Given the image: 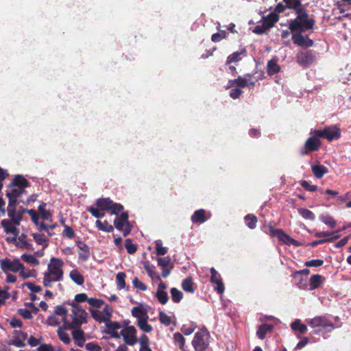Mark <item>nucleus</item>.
Segmentation results:
<instances>
[{
    "mask_svg": "<svg viewBox=\"0 0 351 351\" xmlns=\"http://www.w3.org/2000/svg\"><path fill=\"white\" fill-rule=\"evenodd\" d=\"M67 325L64 324V326L62 327H60L58 329V337L59 339L64 343V344H69L71 343V339H70V337L68 333H66V332L63 331L62 329H65V326H66Z\"/></svg>",
    "mask_w": 351,
    "mask_h": 351,
    "instance_id": "4c0bfd02",
    "label": "nucleus"
},
{
    "mask_svg": "<svg viewBox=\"0 0 351 351\" xmlns=\"http://www.w3.org/2000/svg\"><path fill=\"white\" fill-rule=\"evenodd\" d=\"M268 232H266L271 237H276L280 241L283 243L290 245L299 246L300 243L291 238L289 234L283 231L282 229H276L272 225L268 226Z\"/></svg>",
    "mask_w": 351,
    "mask_h": 351,
    "instance_id": "423d86ee",
    "label": "nucleus"
},
{
    "mask_svg": "<svg viewBox=\"0 0 351 351\" xmlns=\"http://www.w3.org/2000/svg\"><path fill=\"white\" fill-rule=\"evenodd\" d=\"M279 20V16L276 12L269 14L264 19V23L269 29Z\"/></svg>",
    "mask_w": 351,
    "mask_h": 351,
    "instance_id": "2f4dec72",
    "label": "nucleus"
},
{
    "mask_svg": "<svg viewBox=\"0 0 351 351\" xmlns=\"http://www.w3.org/2000/svg\"><path fill=\"white\" fill-rule=\"evenodd\" d=\"M297 62L303 67H308L313 64L316 56L311 50H302L296 55Z\"/></svg>",
    "mask_w": 351,
    "mask_h": 351,
    "instance_id": "9d476101",
    "label": "nucleus"
},
{
    "mask_svg": "<svg viewBox=\"0 0 351 351\" xmlns=\"http://www.w3.org/2000/svg\"><path fill=\"white\" fill-rule=\"evenodd\" d=\"M47 204L42 202L38 206V212L43 220H47L51 217V213L46 209Z\"/></svg>",
    "mask_w": 351,
    "mask_h": 351,
    "instance_id": "58836bf2",
    "label": "nucleus"
},
{
    "mask_svg": "<svg viewBox=\"0 0 351 351\" xmlns=\"http://www.w3.org/2000/svg\"><path fill=\"white\" fill-rule=\"evenodd\" d=\"M95 223L97 228L99 230H102L106 232H111L114 230V226L109 224L107 221H104V222H102L100 220H97Z\"/></svg>",
    "mask_w": 351,
    "mask_h": 351,
    "instance_id": "e433bc0d",
    "label": "nucleus"
},
{
    "mask_svg": "<svg viewBox=\"0 0 351 351\" xmlns=\"http://www.w3.org/2000/svg\"><path fill=\"white\" fill-rule=\"evenodd\" d=\"M25 193V190L21 189L15 186H10V184L7 186V189L5 191V195L10 196L12 197L18 198L22 194Z\"/></svg>",
    "mask_w": 351,
    "mask_h": 351,
    "instance_id": "bb28decb",
    "label": "nucleus"
},
{
    "mask_svg": "<svg viewBox=\"0 0 351 351\" xmlns=\"http://www.w3.org/2000/svg\"><path fill=\"white\" fill-rule=\"evenodd\" d=\"M244 220L246 226L251 230H254L256 227L258 219L254 214H247L245 216Z\"/></svg>",
    "mask_w": 351,
    "mask_h": 351,
    "instance_id": "473e14b6",
    "label": "nucleus"
},
{
    "mask_svg": "<svg viewBox=\"0 0 351 351\" xmlns=\"http://www.w3.org/2000/svg\"><path fill=\"white\" fill-rule=\"evenodd\" d=\"M182 288L185 292L193 293L195 291V288L193 278L191 277L184 278L182 282Z\"/></svg>",
    "mask_w": 351,
    "mask_h": 351,
    "instance_id": "cd10ccee",
    "label": "nucleus"
},
{
    "mask_svg": "<svg viewBox=\"0 0 351 351\" xmlns=\"http://www.w3.org/2000/svg\"><path fill=\"white\" fill-rule=\"evenodd\" d=\"M88 303L91 306L99 308H101L102 305L104 304V301L101 299L90 298H88Z\"/></svg>",
    "mask_w": 351,
    "mask_h": 351,
    "instance_id": "052dcab7",
    "label": "nucleus"
},
{
    "mask_svg": "<svg viewBox=\"0 0 351 351\" xmlns=\"http://www.w3.org/2000/svg\"><path fill=\"white\" fill-rule=\"evenodd\" d=\"M321 146V141L319 137L315 134L308 138L304 143V148L301 149L300 154L302 156L307 155L309 152L317 151Z\"/></svg>",
    "mask_w": 351,
    "mask_h": 351,
    "instance_id": "f8f14e48",
    "label": "nucleus"
},
{
    "mask_svg": "<svg viewBox=\"0 0 351 351\" xmlns=\"http://www.w3.org/2000/svg\"><path fill=\"white\" fill-rule=\"evenodd\" d=\"M1 269L5 273L7 274L9 271L18 272L19 270H24V265L19 261L18 258L14 259L12 261L5 258L1 260Z\"/></svg>",
    "mask_w": 351,
    "mask_h": 351,
    "instance_id": "6e6552de",
    "label": "nucleus"
},
{
    "mask_svg": "<svg viewBox=\"0 0 351 351\" xmlns=\"http://www.w3.org/2000/svg\"><path fill=\"white\" fill-rule=\"evenodd\" d=\"M205 210L199 209L195 211L193 215L191 216V221L194 223H202L205 222L208 218L205 215Z\"/></svg>",
    "mask_w": 351,
    "mask_h": 351,
    "instance_id": "412c9836",
    "label": "nucleus"
},
{
    "mask_svg": "<svg viewBox=\"0 0 351 351\" xmlns=\"http://www.w3.org/2000/svg\"><path fill=\"white\" fill-rule=\"evenodd\" d=\"M234 86L239 88L247 87L248 86V80L245 77L239 76L237 79L229 80L227 88H231Z\"/></svg>",
    "mask_w": 351,
    "mask_h": 351,
    "instance_id": "aec40b11",
    "label": "nucleus"
},
{
    "mask_svg": "<svg viewBox=\"0 0 351 351\" xmlns=\"http://www.w3.org/2000/svg\"><path fill=\"white\" fill-rule=\"evenodd\" d=\"M304 32H300V30H297L294 32H292V41L293 43L298 47H311L313 45L314 41L309 38L308 36H304L302 34Z\"/></svg>",
    "mask_w": 351,
    "mask_h": 351,
    "instance_id": "9b49d317",
    "label": "nucleus"
},
{
    "mask_svg": "<svg viewBox=\"0 0 351 351\" xmlns=\"http://www.w3.org/2000/svg\"><path fill=\"white\" fill-rule=\"evenodd\" d=\"M143 265L145 270L146 271V272L147 273L148 276L150 278H156V280H160V276H156V274H155L156 267L154 265L151 264L149 261H144V262H143Z\"/></svg>",
    "mask_w": 351,
    "mask_h": 351,
    "instance_id": "7c9ffc66",
    "label": "nucleus"
},
{
    "mask_svg": "<svg viewBox=\"0 0 351 351\" xmlns=\"http://www.w3.org/2000/svg\"><path fill=\"white\" fill-rule=\"evenodd\" d=\"M300 185L306 190L311 192L315 191L317 189V185H311L306 180H302L300 182Z\"/></svg>",
    "mask_w": 351,
    "mask_h": 351,
    "instance_id": "338daca9",
    "label": "nucleus"
},
{
    "mask_svg": "<svg viewBox=\"0 0 351 351\" xmlns=\"http://www.w3.org/2000/svg\"><path fill=\"white\" fill-rule=\"evenodd\" d=\"M298 212L305 219L313 221L315 219L314 213L307 208H298Z\"/></svg>",
    "mask_w": 351,
    "mask_h": 351,
    "instance_id": "ea45409f",
    "label": "nucleus"
},
{
    "mask_svg": "<svg viewBox=\"0 0 351 351\" xmlns=\"http://www.w3.org/2000/svg\"><path fill=\"white\" fill-rule=\"evenodd\" d=\"M171 300L175 303H179L183 298V293L181 291L176 287H173L170 290Z\"/></svg>",
    "mask_w": 351,
    "mask_h": 351,
    "instance_id": "a19ab883",
    "label": "nucleus"
},
{
    "mask_svg": "<svg viewBox=\"0 0 351 351\" xmlns=\"http://www.w3.org/2000/svg\"><path fill=\"white\" fill-rule=\"evenodd\" d=\"M245 51L243 50V51H241V52L236 51V52L232 53V54H230V56H228L227 60H226V64H230V63H232V62H238L241 59V53H245Z\"/></svg>",
    "mask_w": 351,
    "mask_h": 351,
    "instance_id": "49530a36",
    "label": "nucleus"
},
{
    "mask_svg": "<svg viewBox=\"0 0 351 351\" xmlns=\"http://www.w3.org/2000/svg\"><path fill=\"white\" fill-rule=\"evenodd\" d=\"M158 302L162 304H165L169 300V296L167 291H157L156 293Z\"/></svg>",
    "mask_w": 351,
    "mask_h": 351,
    "instance_id": "3c124183",
    "label": "nucleus"
},
{
    "mask_svg": "<svg viewBox=\"0 0 351 351\" xmlns=\"http://www.w3.org/2000/svg\"><path fill=\"white\" fill-rule=\"evenodd\" d=\"M339 237V235H335V236H333L332 237H330V238H326V239H323L313 241H312L311 243H309V245L311 246V247H315L317 245L323 244V243H325L326 242H332V241L337 239Z\"/></svg>",
    "mask_w": 351,
    "mask_h": 351,
    "instance_id": "8fccbe9b",
    "label": "nucleus"
},
{
    "mask_svg": "<svg viewBox=\"0 0 351 351\" xmlns=\"http://www.w3.org/2000/svg\"><path fill=\"white\" fill-rule=\"evenodd\" d=\"M297 14V17L291 20L289 24V29L291 32L297 30L300 32H306L312 29L315 25V21L313 19L308 18V14L306 8L302 5H299L296 8H293Z\"/></svg>",
    "mask_w": 351,
    "mask_h": 351,
    "instance_id": "f257e3e1",
    "label": "nucleus"
},
{
    "mask_svg": "<svg viewBox=\"0 0 351 351\" xmlns=\"http://www.w3.org/2000/svg\"><path fill=\"white\" fill-rule=\"evenodd\" d=\"M210 282L213 285H215L214 287L215 291H216L218 293H223L225 290V287L221 280L220 274L217 271V270L212 267L210 269Z\"/></svg>",
    "mask_w": 351,
    "mask_h": 351,
    "instance_id": "4468645a",
    "label": "nucleus"
},
{
    "mask_svg": "<svg viewBox=\"0 0 351 351\" xmlns=\"http://www.w3.org/2000/svg\"><path fill=\"white\" fill-rule=\"evenodd\" d=\"M87 211L89 212L93 217L97 219L102 218L105 215L104 212L100 210L97 206V208L89 206L87 208Z\"/></svg>",
    "mask_w": 351,
    "mask_h": 351,
    "instance_id": "de8ad7c7",
    "label": "nucleus"
},
{
    "mask_svg": "<svg viewBox=\"0 0 351 351\" xmlns=\"http://www.w3.org/2000/svg\"><path fill=\"white\" fill-rule=\"evenodd\" d=\"M274 330V326L269 324H263L258 327L256 336L259 339H265L267 333H271Z\"/></svg>",
    "mask_w": 351,
    "mask_h": 351,
    "instance_id": "f3484780",
    "label": "nucleus"
},
{
    "mask_svg": "<svg viewBox=\"0 0 351 351\" xmlns=\"http://www.w3.org/2000/svg\"><path fill=\"white\" fill-rule=\"evenodd\" d=\"M158 318L160 322L166 326H169L171 324V317L163 311L159 313Z\"/></svg>",
    "mask_w": 351,
    "mask_h": 351,
    "instance_id": "6e6d98bb",
    "label": "nucleus"
},
{
    "mask_svg": "<svg viewBox=\"0 0 351 351\" xmlns=\"http://www.w3.org/2000/svg\"><path fill=\"white\" fill-rule=\"evenodd\" d=\"M132 315L138 320L143 319L147 316V313L139 306H135L132 309Z\"/></svg>",
    "mask_w": 351,
    "mask_h": 351,
    "instance_id": "a18cd8bd",
    "label": "nucleus"
},
{
    "mask_svg": "<svg viewBox=\"0 0 351 351\" xmlns=\"http://www.w3.org/2000/svg\"><path fill=\"white\" fill-rule=\"evenodd\" d=\"M173 341L176 344L179 346V348L181 350L185 351V339L181 333L176 332L173 335Z\"/></svg>",
    "mask_w": 351,
    "mask_h": 351,
    "instance_id": "79ce46f5",
    "label": "nucleus"
},
{
    "mask_svg": "<svg viewBox=\"0 0 351 351\" xmlns=\"http://www.w3.org/2000/svg\"><path fill=\"white\" fill-rule=\"evenodd\" d=\"M72 307V322H69L66 320V317L63 318V322L64 324L67 325L65 326V330L70 328H75L77 326H80L82 324L86 323V317L88 316V313L86 312L84 309H83L79 304L73 302L70 304Z\"/></svg>",
    "mask_w": 351,
    "mask_h": 351,
    "instance_id": "7ed1b4c3",
    "label": "nucleus"
},
{
    "mask_svg": "<svg viewBox=\"0 0 351 351\" xmlns=\"http://www.w3.org/2000/svg\"><path fill=\"white\" fill-rule=\"evenodd\" d=\"M124 342L129 346H134L138 341L136 329L134 326H129L121 330Z\"/></svg>",
    "mask_w": 351,
    "mask_h": 351,
    "instance_id": "ddd939ff",
    "label": "nucleus"
},
{
    "mask_svg": "<svg viewBox=\"0 0 351 351\" xmlns=\"http://www.w3.org/2000/svg\"><path fill=\"white\" fill-rule=\"evenodd\" d=\"M23 212H26L31 217L32 221L35 225H38L39 214L35 210L29 209L28 210H24Z\"/></svg>",
    "mask_w": 351,
    "mask_h": 351,
    "instance_id": "680f3d73",
    "label": "nucleus"
},
{
    "mask_svg": "<svg viewBox=\"0 0 351 351\" xmlns=\"http://www.w3.org/2000/svg\"><path fill=\"white\" fill-rule=\"evenodd\" d=\"M10 186H15L25 190L30 186V182L22 175H15L12 181L10 183Z\"/></svg>",
    "mask_w": 351,
    "mask_h": 351,
    "instance_id": "2eb2a0df",
    "label": "nucleus"
},
{
    "mask_svg": "<svg viewBox=\"0 0 351 351\" xmlns=\"http://www.w3.org/2000/svg\"><path fill=\"white\" fill-rule=\"evenodd\" d=\"M148 316L144 317L143 319H139L137 322V325L139 328L145 332H151L153 330L152 326L147 322Z\"/></svg>",
    "mask_w": 351,
    "mask_h": 351,
    "instance_id": "c9c22d12",
    "label": "nucleus"
},
{
    "mask_svg": "<svg viewBox=\"0 0 351 351\" xmlns=\"http://www.w3.org/2000/svg\"><path fill=\"white\" fill-rule=\"evenodd\" d=\"M311 134L331 142L341 137V130L337 125H330L324 128L323 130H315L311 132Z\"/></svg>",
    "mask_w": 351,
    "mask_h": 351,
    "instance_id": "39448f33",
    "label": "nucleus"
},
{
    "mask_svg": "<svg viewBox=\"0 0 351 351\" xmlns=\"http://www.w3.org/2000/svg\"><path fill=\"white\" fill-rule=\"evenodd\" d=\"M291 328L293 331L299 332L300 335L305 334L308 330L306 325L302 324L299 319H296L291 324Z\"/></svg>",
    "mask_w": 351,
    "mask_h": 351,
    "instance_id": "c85d7f7f",
    "label": "nucleus"
},
{
    "mask_svg": "<svg viewBox=\"0 0 351 351\" xmlns=\"http://www.w3.org/2000/svg\"><path fill=\"white\" fill-rule=\"evenodd\" d=\"M21 258L26 263H30L34 265H39V261L33 255L28 254H23L21 256Z\"/></svg>",
    "mask_w": 351,
    "mask_h": 351,
    "instance_id": "864d4df0",
    "label": "nucleus"
},
{
    "mask_svg": "<svg viewBox=\"0 0 351 351\" xmlns=\"http://www.w3.org/2000/svg\"><path fill=\"white\" fill-rule=\"evenodd\" d=\"M324 264V261L322 259H313L311 261H306L304 263V266L307 267H318L322 266Z\"/></svg>",
    "mask_w": 351,
    "mask_h": 351,
    "instance_id": "13d9d810",
    "label": "nucleus"
},
{
    "mask_svg": "<svg viewBox=\"0 0 351 351\" xmlns=\"http://www.w3.org/2000/svg\"><path fill=\"white\" fill-rule=\"evenodd\" d=\"M32 237L38 245H42L45 247H47L48 245V239L43 234H38V233H33Z\"/></svg>",
    "mask_w": 351,
    "mask_h": 351,
    "instance_id": "37998d69",
    "label": "nucleus"
},
{
    "mask_svg": "<svg viewBox=\"0 0 351 351\" xmlns=\"http://www.w3.org/2000/svg\"><path fill=\"white\" fill-rule=\"evenodd\" d=\"M226 38V32L225 30H221L220 32L215 33L211 36V40L213 43H217Z\"/></svg>",
    "mask_w": 351,
    "mask_h": 351,
    "instance_id": "bf43d9fd",
    "label": "nucleus"
},
{
    "mask_svg": "<svg viewBox=\"0 0 351 351\" xmlns=\"http://www.w3.org/2000/svg\"><path fill=\"white\" fill-rule=\"evenodd\" d=\"M72 336L79 347H83L86 341L84 332L82 329H77L73 331Z\"/></svg>",
    "mask_w": 351,
    "mask_h": 351,
    "instance_id": "393cba45",
    "label": "nucleus"
},
{
    "mask_svg": "<svg viewBox=\"0 0 351 351\" xmlns=\"http://www.w3.org/2000/svg\"><path fill=\"white\" fill-rule=\"evenodd\" d=\"M1 225L6 234H12L13 235L11 237H8L5 239L6 241L16 242V239H17L18 235L19 234V231L16 227L19 225H16L12 221L8 219L1 220Z\"/></svg>",
    "mask_w": 351,
    "mask_h": 351,
    "instance_id": "1a4fd4ad",
    "label": "nucleus"
},
{
    "mask_svg": "<svg viewBox=\"0 0 351 351\" xmlns=\"http://www.w3.org/2000/svg\"><path fill=\"white\" fill-rule=\"evenodd\" d=\"M62 235L69 239H73L75 237V232L71 226H64V229L62 232Z\"/></svg>",
    "mask_w": 351,
    "mask_h": 351,
    "instance_id": "0e129e2a",
    "label": "nucleus"
},
{
    "mask_svg": "<svg viewBox=\"0 0 351 351\" xmlns=\"http://www.w3.org/2000/svg\"><path fill=\"white\" fill-rule=\"evenodd\" d=\"M64 262L62 260L52 257L47 265V270L44 273L43 285L46 287H51L53 282H60L63 279Z\"/></svg>",
    "mask_w": 351,
    "mask_h": 351,
    "instance_id": "f03ea898",
    "label": "nucleus"
},
{
    "mask_svg": "<svg viewBox=\"0 0 351 351\" xmlns=\"http://www.w3.org/2000/svg\"><path fill=\"white\" fill-rule=\"evenodd\" d=\"M156 244V254L158 256H163L167 254V249L162 246V243L161 240H157L155 242Z\"/></svg>",
    "mask_w": 351,
    "mask_h": 351,
    "instance_id": "5fc2aeb1",
    "label": "nucleus"
},
{
    "mask_svg": "<svg viewBox=\"0 0 351 351\" xmlns=\"http://www.w3.org/2000/svg\"><path fill=\"white\" fill-rule=\"evenodd\" d=\"M306 323L312 328H322L324 332H330L335 329L333 322L324 315L315 316L312 319H307Z\"/></svg>",
    "mask_w": 351,
    "mask_h": 351,
    "instance_id": "20e7f679",
    "label": "nucleus"
},
{
    "mask_svg": "<svg viewBox=\"0 0 351 351\" xmlns=\"http://www.w3.org/2000/svg\"><path fill=\"white\" fill-rule=\"evenodd\" d=\"M125 247L130 254L135 253L137 250V247L134 244L130 239H127L125 241Z\"/></svg>",
    "mask_w": 351,
    "mask_h": 351,
    "instance_id": "603ef678",
    "label": "nucleus"
},
{
    "mask_svg": "<svg viewBox=\"0 0 351 351\" xmlns=\"http://www.w3.org/2000/svg\"><path fill=\"white\" fill-rule=\"evenodd\" d=\"M27 235L24 233H22L20 236L18 235L17 239H16V242H11L12 243H14L15 245L19 248H25L27 250L32 249V245L29 244L26 241Z\"/></svg>",
    "mask_w": 351,
    "mask_h": 351,
    "instance_id": "b1692460",
    "label": "nucleus"
},
{
    "mask_svg": "<svg viewBox=\"0 0 351 351\" xmlns=\"http://www.w3.org/2000/svg\"><path fill=\"white\" fill-rule=\"evenodd\" d=\"M320 220L328 226L331 228H334L336 226V221L334 218L329 215H322L319 217Z\"/></svg>",
    "mask_w": 351,
    "mask_h": 351,
    "instance_id": "c03bdc74",
    "label": "nucleus"
},
{
    "mask_svg": "<svg viewBox=\"0 0 351 351\" xmlns=\"http://www.w3.org/2000/svg\"><path fill=\"white\" fill-rule=\"evenodd\" d=\"M280 71V67L278 64L277 61L271 59L267 62V72L269 75H273L278 73H279Z\"/></svg>",
    "mask_w": 351,
    "mask_h": 351,
    "instance_id": "c756f323",
    "label": "nucleus"
},
{
    "mask_svg": "<svg viewBox=\"0 0 351 351\" xmlns=\"http://www.w3.org/2000/svg\"><path fill=\"white\" fill-rule=\"evenodd\" d=\"M289 9L296 8L301 5V0H284Z\"/></svg>",
    "mask_w": 351,
    "mask_h": 351,
    "instance_id": "69168bd1",
    "label": "nucleus"
},
{
    "mask_svg": "<svg viewBox=\"0 0 351 351\" xmlns=\"http://www.w3.org/2000/svg\"><path fill=\"white\" fill-rule=\"evenodd\" d=\"M114 227L119 231H122L123 236H127L131 232L130 226H127L126 222L124 221H120L119 218H116L114 221Z\"/></svg>",
    "mask_w": 351,
    "mask_h": 351,
    "instance_id": "5701e85b",
    "label": "nucleus"
},
{
    "mask_svg": "<svg viewBox=\"0 0 351 351\" xmlns=\"http://www.w3.org/2000/svg\"><path fill=\"white\" fill-rule=\"evenodd\" d=\"M108 321H106L105 322L106 326L108 328V330L112 331V330H115L121 328V326L119 322H112V321H111L110 317H108Z\"/></svg>",
    "mask_w": 351,
    "mask_h": 351,
    "instance_id": "4d7b16f0",
    "label": "nucleus"
},
{
    "mask_svg": "<svg viewBox=\"0 0 351 351\" xmlns=\"http://www.w3.org/2000/svg\"><path fill=\"white\" fill-rule=\"evenodd\" d=\"M123 206L119 203H112L110 208L111 213L115 215H118L123 210Z\"/></svg>",
    "mask_w": 351,
    "mask_h": 351,
    "instance_id": "e2e57ef3",
    "label": "nucleus"
},
{
    "mask_svg": "<svg viewBox=\"0 0 351 351\" xmlns=\"http://www.w3.org/2000/svg\"><path fill=\"white\" fill-rule=\"evenodd\" d=\"M76 245L81 251L78 254L79 258L83 261H86L90 254L88 245L82 241H77Z\"/></svg>",
    "mask_w": 351,
    "mask_h": 351,
    "instance_id": "dca6fc26",
    "label": "nucleus"
},
{
    "mask_svg": "<svg viewBox=\"0 0 351 351\" xmlns=\"http://www.w3.org/2000/svg\"><path fill=\"white\" fill-rule=\"evenodd\" d=\"M311 170L314 176L318 178H322L324 174L328 172V169L323 165H315L311 167Z\"/></svg>",
    "mask_w": 351,
    "mask_h": 351,
    "instance_id": "a878e982",
    "label": "nucleus"
},
{
    "mask_svg": "<svg viewBox=\"0 0 351 351\" xmlns=\"http://www.w3.org/2000/svg\"><path fill=\"white\" fill-rule=\"evenodd\" d=\"M113 201L109 197L99 198L96 201L97 206L104 211H110L112 205Z\"/></svg>",
    "mask_w": 351,
    "mask_h": 351,
    "instance_id": "6ab92c4d",
    "label": "nucleus"
},
{
    "mask_svg": "<svg viewBox=\"0 0 351 351\" xmlns=\"http://www.w3.org/2000/svg\"><path fill=\"white\" fill-rule=\"evenodd\" d=\"M126 274L124 272H119L116 275V282L117 289L121 290L126 287L125 283Z\"/></svg>",
    "mask_w": 351,
    "mask_h": 351,
    "instance_id": "f704fd0d",
    "label": "nucleus"
},
{
    "mask_svg": "<svg viewBox=\"0 0 351 351\" xmlns=\"http://www.w3.org/2000/svg\"><path fill=\"white\" fill-rule=\"evenodd\" d=\"M85 348L89 351H101V348L97 343L89 342L85 345Z\"/></svg>",
    "mask_w": 351,
    "mask_h": 351,
    "instance_id": "774afa93",
    "label": "nucleus"
},
{
    "mask_svg": "<svg viewBox=\"0 0 351 351\" xmlns=\"http://www.w3.org/2000/svg\"><path fill=\"white\" fill-rule=\"evenodd\" d=\"M209 332L207 330H201L195 334L192 345L195 351H205L208 347Z\"/></svg>",
    "mask_w": 351,
    "mask_h": 351,
    "instance_id": "0eeeda50",
    "label": "nucleus"
},
{
    "mask_svg": "<svg viewBox=\"0 0 351 351\" xmlns=\"http://www.w3.org/2000/svg\"><path fill=\"white\" fill-rule=\"evenodd\" d=\"M326 280L325 277L319 274H314L309 279V290L313 291L319 288Z\"/></svg>",
    "mask_w": 351,
    "mask_h": 351,
    "instance_id": "a211bd4d",
    "label": "nucleus"
},
{
    "mask_svg": "<svg viewBox=\"0 0 351 351\" xmlns=\"http://www.w3.org/2000/svg\"><path fill=\"white\" fill-rule=\"evenodd\" d=\"M9 219L12 221L16 225H20L22 220V213L21 210H16V208L7 210Z\"/></svg>",
    "mask_w": 351,
    "mask_h": 351,
    "instance_id": "4be33fe9",
    "label": "nucleus"
},
{
    "mask_svg": "<svg viewBox=\"0 0 351 351\" xmlns=\"http://www.w3.org/2000/svg\"><path fill=\"white\" fill-rule=\"evenodd\" d=\"M90 312L93 318L97 322L105 323L106 321H108V318L101 315V313L100 311L90 309Z\"/></svg>",
    "mask_w": 351,
    "mask_h": 351,
    "instance_id": "09e8293b",
    "label": "nucleus"
},
{
    "mask_svg": "<svg viewBox=\"0 0 351 351\" xmlns=\"http://www.w3.org/2000/svg\"><path fill=\"white\" fill-rule=\"evenodd\" d=\"M69 276L77 285H82L84 282V276L77 269L72 270L69 274Z\"/></svg>",
    "mask_w": 351,
    "mask_h": 351,
    "instance_id": "72a5a7b5",
    "label": "nucleus"
}]
</instances>
